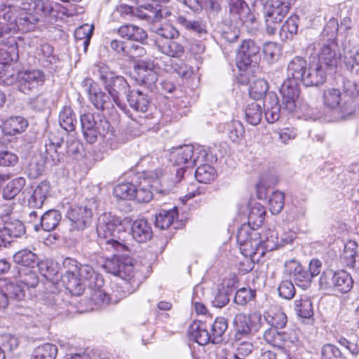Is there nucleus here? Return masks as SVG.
I'll return each mask as SVG.
<instances>
[{
    "instance_id": "f257e3e1",
    "label": "nucleus",
    "mask_w": 359,
    "mask_h": 359,
    "mask_svg": "<svg viewBox=\"0 0 359 359\" xmlns=\"http://www.w3.org/2000/svg\"><path fill=\"white\" fill-rule=\"evenodd\" d=\"M62 282L72 294H81L86 287L90 299L97 304H109L112 300L104 290V280L88 264H81L76 259L67 257L63 261Z\"/></svg>"
},
{
    "instance_id": "f03ea898",
    "label": "nucleus",
    "mask_w": 359,
    "mask_h": 359,
    "mask_svg": "<svg viewBox=\"0 0 359 359\" xmlns=\"http://www.w3.org/2000/svg\"><path fill=\"white\" fill-rule=\"evenodd\" d=\"M114 253L111 259H107L104 264L106 271L121 278V283L117 284L116 290L109 297L111 302L117 303L120 299L133 293L140 287L142 280V273L135 271L134 265L129 257L130 250L125 252L111 251Z\"/></svg>"
},
{
    "instance_id": "7ed1b4c3",
    "label": "nucleus",
    "mask_w": 359,
    "mask_h": 359,
    "mask_svg": "<svg viewBox=\"0 0 359 359\" xmlns=\"http://www.w3.org/2000/svg\"><path fill=\"white\" fill-rule=\"evenodd\" d=\"M41 15L43 14L20 12L17 7L7 4L6 0H0V16L9 22H0V43L8 46L16 44L14 34L18 31L28 32L34 30Z\"/></svg>"
},
{
    "instance_id": "20e7f679",
    "label": "nucleus",
    "mask_w": 359,
    "mask_h": 359,
    "mask_svg": "<svg viewBox=\"0 0 359 359\" xmlns=\"http://www.w3.org/2000/svg\"><path fill=\"white\" fill-rule=\"evenodd\" d=\"M130 223L128 217L123 220L116 215H112L111 212H104L101 215L98 219L97 225V233L100 237V245L105 248L108 251L113 250L117 252H126L128 247L115 239L116 232L118 226H121L124 222Z\"/></svg>"
},
{
    "instance_id": "39448f33",
    "label": "nucleus",
    "mask_w": 359,
    "mask_h": 359,
    "mask_svg": "<svg viewBox=\"0 0 359 359\" xmlns=\"http://www.w3.org/2000/svg\"><path fill=\"white\" fill-rule=\"evenodd\" d=\"M343 93L338 88H328L324 90L323 103L330 109H339L344 117L348 116L353 111L350 97L358 94L359 87L349 80L343 83Z\"/></svg>"
},
{
    "instance_id": "423d86ee",
    "label": "nucleus",
    "mask_w": 359,
    "mask_h": 359,
    "mask_svg": "<svg viewBox=\"0 0 359 359\" xmlns=\"http://www.w3.org/2000/svg\"><path fill=\"white\" fill-rule=\"evenodd\" d=\"M80 122L83 137L89 144L95 143L99 138L113 135L110 123L99 114L84 111L80 114Z\"/></svg>"
},
{
    "instance_id": "0eeeda50",
    "label": "nucleus",
    "mask_w": 359,
    "mask_h": 359,
    "mask_svg": "<svg viewBox=\"0 0 359 359\" xmlns=\"http://www.w3.org/2000/svg\"><path fill=\"white\" fill-rule=\"evenodd\" d=\"M237 242L240 245V250L245 257H250L257 259L264 255V250L262 248V239L260 234L256 230H250L247 225H243L237 232Z\"/></svg>"
},
{
    "instance_id": "6e6552de",
    "label": "nucleus",
    "mask_w": 359,
    "mask_h": 359,
    "mask_svg": "<svg viewBox=\"0 0 359 359\" xmlns=\"http://www.w3.org/2000/svg\"><path fill=\"white\" fill-rule=\"evenodd\" d=\"M259 46L252 40H245L240 46L236 57L237 67L241 72L252 74L258 68Z\"/></svg>"
},
{
    "instance_id": "1a4fd4ad",
    "label": "nucleus",
    "mask_w": 359,
    "mask_h": 359,
    "mask_svg": "<svg viewBox=\"0 0 359 359\" xmlns=\"http://www.w3.org/2000/svg\"><path fill=\"white\" fill-rule=\"evenodd\" d=\"M262 314L260 312L255 311L247 315L240 313L233 318V327L235 337L241 339L242 337H248L259 330L262 326Z\"/></svg>"
},
{
    "instance_id": "9d476101",
    "label": "nucleus",
    "mask_w": 359,
    "mask_h": 359,
    "mask_svg": "<svg viewBox=\"0 0 359 359\" xmlns=\"http://www.w3.org/2000/svg\"><path fill=\"white\" fill-rule=\"evenodd\" d=\"M295 0H269L266 7L265 21L269 33L273 34L289 12Z\"/></svg>"
},
{
    "instance_id": "9b49d317",
    "label": "nucleus",
    "mask_w": 359,
    "mask_h": 359,
    "mask_svg": "<svg viewBox=\"0 0 359 359\" xmlns=\"http://www.w3.org/2000/svg\"><path fill=\"white\" fill-rule=\"evenodd\" d=\"M18 89L25 93L30 94L43 85L44 73L38 69L18 72L16 76Z\"/></svg>"
},
{
    "instance_id": "f8f14e48",
    "label": "nucleus",
    "mask_w": 359,
    "mask_h": 359,
    "mask_svg": "<svg viewBox=\"0 0 359 359\" xmlns=\"http://www.w3.org/2000/svg\"><path fill=\"white\" fill-rule=\"evenodd\" d=\"M319 50L317 54L316 62L327 69L336 68L340 61L341 55L337 51V46L334 41L318 43Z\"/></svg>"
},
{
    "instance_id": "ddd939ff",
    "label": "nucleus",
    "mask_w": 359,
    "mask_h": 359,
    "mask_svg": "<svg viewBox=\"0 0 359 359\" xmlns=\"http://www.w3.org/2000/svg\"><path fill=\"white\" fill-rule=\"evenodd\" d=\"M299 83L295 80L285 79L280 88L282 104L288 112H293L297 107L300 94Z\"/></svg>"
},
{
    "instance_id": "4468645a",
    "label": "nucleus",
    "mask_w": 359,
    "mask_h": 359,
    "mask_svg": "<svg viewBox=\"0 0 359 359\" xmlns=\"http://www.w3.org/2000/svg\"><path fill=\"white\" fill-rule=\"evenodd\" d=\"M285 272L291 276L295 284L306 290L309 288L312 282L309 271L295 259H290L285 263Z\"/></svg>"
},
{
    "instance_id": "2eb2a0df",
    "label": "nucleus",
    "mask_w": 359,
    "mask_h": 359,
    "mask_svg": "<svg viewBox=\"0 0 359 359\" xmlns=\"http://www.w3.org/2000/svg\"><path fill=\"white\" fill-rule=\"evenodd\" d=\"M327 69L316 58L309 62L303 84L306 86H318L323 84L327 79Z\"/></svg>"
},
{
    "instance_id": "dca6fc26",
    "label": "nucleus",
    "mask_w": 359,
    "mask_h": 359,
    "mask_svg": "<svg viewBox=\"0 0 359 359\" xmlns=\"http://www.w3.org/2000/svg\"><path fill=\"white\" fill-rule=\"evenodd\" d=\"M63 138L53 137L45 144L44 161L51 165L60 163L65 156V149L62 148Z\"/></svg>"
},
{
    "instance_id": "f3484780",
    "label": "nucleus",
    "mask_w": 359,
    "mask_h": 359,
    "mask_svg": "<svg viewBox=\"0 0 359 359\" xmlns=\"http://www.w3.org/2000/svg\"><path fill=\"white\" fill-rule=\"evenodd\" d=\"M92 216V210L86 205L72 207L67 212V217L72 222L73 227L78 230H83L89 225Z\"/></svg>"
},
{
    "instance_id": "a211bd4d",
    "label": "nucleus",
    "mask_w": 359,
    "mask_h": 359,
    "mask_svg": "<svg viewBox=\"0 0 359 359\" xmlns=\"http://www.w3.org/2000/svg\"><path fill=\"white\" fill-rule=\"evenodd\" d=\"M229 13L233 20H240L243 23L252 24L255 16L244 0H231L229 4Z\"/></svg>"
},
{
    "instance_id": "6ab92c4d",
    "label": "nucleus",
    "mask_w": 359,
    "mask_h": 359,
    "mask_svg": "<svg viewBox=\"0 0 359 359\" xmlns=\"http://www.w3.org/2000/svg\"><path fill=\"white\" fill-rule=\"evenodd\" d=\"M189 334L196 342L200 345H206L211 342L213 344L212 335L208 327V320H198L194 321L189 328Z\"/></svg>"
},
{
    "instance_id": "aec40b11",
    "label": "nucleus",
    "mask_w": 359,
    "mask_h": 359,
    "mask_svg": "<svg viewBox=\"0 0 359 359\" xmlns=\"http://www.w3.org/2000/svg\"><path fill=\"white\" fill-rule=\"evenodd\" d=\"M129 88L130 86L124 77L116 75L105 85V88L112 97L114 102L121 108L120 96L125 94L127 95L130 91Z\"/></svg>"
},
{
    "instance_id": "412c9836",
    "label": "nucleus",
    "mask_w": 359,
    "mask_h": 359,
    "mask_svg": "<svg viewBox=\"0 0 359 359\" xmlns=\"http://www.w3.org/2000/svg\"><path fill=\"white\" fill-rule=\"evenodd\" d=\"M308 65L306 60L303 57H293L287 64V79L295 80L303 83Z\"/></svg>"
},
{
    "instance_id": "4be33fe9",
    "label": "nucleus",
    "mask_w": 359,
    "mask_h": 359,
    "mask_svg": "<svg viewBox=\"0 0 359 359\" xmlns=\"http://www.w3.org/2000/svg\"><path fill=\"white\" fill-rule=\"evenodd\" d=\"M263 106L265 109V117L269 123H273L279 120L281 107L276 94L273 92L268 93L264 97Z\"/></svg>"
},
{
    "instance_id": "5701e85b",
    "label": "nucleus",
    "mask_w": 359,
    "mask_h": 359,
    "mask_svg": "<svg viewBox=\"0 0 359 359\" xmlns=\"http://www.w3.org/2000/svg\"><path fill=\"white\" fill-rule=\"evenodd\" d=\"M116 32L121 38L142 44L146 43L147 39V33L144 29L132 24L121 25L117 29Z\"/></svg>"
},
{
    "instance_id": "b1692460",
    "label": "nucleus",
    "mask_w": 359,
    "mask_h": 359,
    "mask_svg": "<svg viewBox=\"0 0 359 359\" xmlns=\"http://www.w3.org/2000/svg\"><path fill=\"white\" fill-rule=\"evenodd\" d=\"M60 220L61 215L58 210H49L41 216L39 224H34V229L36 231H39L41 229L50 231L57 227Z\"/></svg>"
},
{
    "instance_id": "393cba45",
    "label": "nucleus",
    "mask_w": 359,
    "mask_h": 359,
    "mask_svg": "<svg viewBox=\"0 0 359 359\" xmlns=\"http://www.w3.org/2000/svg\"><path fill=\"white\" fill-rule=\"evenodd\" d=\"M130 107L137 112L145 114L150 106L149 97L140 90H131L127 94Z\"/></svg>"
},
{
    "instance_id": "a878e982",
    "label": "nucleus",
    "mask_w": 359,
    "mask_h": 359,
    "mask_svg": "<svg viewBox=\"0 0 359 359\" xmlns=\"http://www.w3.org/2000/svg\"><path fill=\"white\" fill-rule=\"evenodd\" d=\"M133 238L138 243H145L152 238V230L149 222L144 219L133 222L131 226Z\"/></svg>"
},
{
    "instance_id": "bb28decb",
    "label": "nucleus",
    "mask_w": 359,
    "mask_h": 359,
    "mask_svg": "<svg viewBox=\"0 0 359 359\" xmlns=\"http://www.w3.org/2000/svg\"><path fill=\"white\" fill-rule=\"evenodd\" d=\"M194 156V147L184 145L174 149L170 154V161L177 165L187 164V167L191 166Z\"/></svg>"
},
{
    "instance_id": "cd10ccee",
    "label": "nucleus",
    "mask_w": 359,
    "mask_h": 359,
    "mask_svg": "<svg viewBox=\"0 0 359 359\" xmlns=\"http://www.w3.org/2000/svg\"><path fill=\"white\" fill-rule=\"evenodd\" d=\"M156 45L161 53L169 57L180 58L184 53V47L175 39L163 41L157 39Z\"/></svg>"
},
{
    "instance_id": "c85d7f7f",
    "label": "nucleus",
    "mask_w": 359,
    "mask_h": 359,
    "mask_svg": "<svg viewBox=\"0 0 359 359\" xmlns=\"http://www.w3.org/2000/svg\"><path fill=\"white\" fill-rule=\"evenodd\" d=\"M136 80L140 85H144L148 88L152 89L158 77L156 72H154L149 65L144 62L137 65Z\"/></svg>"
},
{
    "instance_id": "c756f323",
    "label": "nucleus",
    "mask_w": 359,
    "mask_h": 359,
    "mask_svg": "<svg viewBox=\"0 0 359 359\" xmlns=\"http://www.w3.org/2000/svg\"><path fill=\"white\" fill-rule=\"evenodd\" d=\"M208 327H209L213 344H218L222 340V336L228 327L227 320L224 317H217L212 322V317L207 316Z\"/></svg>"
},
{
    "instance_id": "7c9ffc66",
    "label": "nucleus",
    "mask_w": 359,
    "mask_h": 359,
    "mask_svg": "<svg viewBox=\"0 0 359 359\" xmlns=\"http://www.w3.org/2000/svg\"><path fill=\"white\" fill-rule=\"evenodd\" d=\"M90 100L95 107L101 111L109 110L114 107V101L110 98V95L100 90H89Z\"/></svg>"
},
{
    "instance_id": "2f4dec72",
    "label": "nucleus",
    "mask_w": 359,
    "mask_h": 359,
    "mask_svg": "<svg viewBox=\"0 0 359 359\" xmlns=\"http://www.w3.org/2000/svg\"><path fill=\"white\" fill-rule=\"evenodd\" d=\"M266 210L264 207L259 203H252L250 205L248 214V225L250 230H255L261 226L264 221Z\"/></svg>"
},
{
    "instance_id": "473e14b6",
    "label": "nucleus",
    "mask_w": 359,
    "mask_h": 359,
    "mask_svg": "<svg viewBox=\"0 0 359 359\" xmlns=\"http://www.w3.org/2000/svg\"><path fill=\"white\" fill-rule=\"evenodd\" d=\"M28 126L27 121L22 116H13L3 123V130L7 135H15L25 131Z\"/></svg>"
},
{
    "instance_id": "72a5a7b5",
    "label": "nucleus",
    "mask_w": 359,
    "mask_h": 359,
    "mask_svg": "<svg viewBox=\"0 0 359 359\" xmlns=\"http://www.w3.org/2000/svg\"><path fill=\"white\" fill-rule=\"evenodd\" d=\"M50 190L49 184L47 182H41L33 191L28 199V205L32 208H41L43 204L46 196Z\"/></svg>"
},
{
    "instance_id": "f704fd0d",
    "label": "nucleus",
    "mask_w": 359,
    "mask_h": 359,
    "mask_svg": "<svg viewBox=\"0 0 359 359\" xmlns=\"http://www.w3.org/2000/svg\"><path fill=\"white\" fill-rule=\"evenodd\" d=\"M357 244L350 241L344 245L341 259L348 266L357 269L359 268V255L356 252Z\"/></svg>"
},
{
    "instance_id": "c9c22d12",
    "label": "nucleus",
    "mask_w": 359,
    "mask_h": 359,
    "mask_svg": "<svg viewBox=\"0 0 359 359\" xmlns=\"http://www.w3.org/2000/svg\"><path fill=\"white\" fill-rule=\"evenodd\" d=\"M177 216L176 208L170 210L161 209L156 215L155 225L162 230L167 229L173 224Z\"/></svg>"
},
{
    "instance_id": "e433bc0d",
    "label": "nucleus",
    "mask_w": 359,
    "mask_h": 359,
    "mask_svg": "<svg viewBox=\"0 0 359 359\" xmlns=\"http://www.w3.org/2000/svg\"><path fill=\"white\" fill-rule=\"evenodd\" d=\"M59 123L60 126L67 132L75 130L77 120L73 109L68 106L62 108L59 114Z\"/></svg>"
},
{
    "instance_id": "4c0bfd02",
    "label": "nucleus",
    "mask_w": 359,
    "mask_h": 359,
    "mask_svg": "<svg viewBox=\"0 0 359 359\" xmlns=\"http://www.w3.org/2000/svg\"><path fill=\"white\" fill-rule=\"evenodd\" d=\"M13 262L25 268H34L38 263L36 255L28 249H23L13 255Z\"/></svg>"
},
{
    "instance_id": "58836bf2",
    "label": "nucleus",
    "mask_w": 359,
    "mask_h": 359,
    "mask_svg": "<svg viewBox=\"0 0 359 359\" xmlns=\"http://www.w3.org/2000/svg\"><path fill=\"white\" fill-rule=\"evenodd\" d=\"M93 29V25L85 24L76 28L75 30L74 36L76 40L77 46L80 45L82 46L85 52H86L90 44Z\"/></svg>"
},
{
    "instance_id": "ea45409f",
    "label": "nucleus",
    "mask_w": 359,
    "mask_h": 359,
    "mask_svg": "<svg viewBox=\"0 0 359 359\" xmlns=\"http://www.w3.org/2000/svg\"><path fill=\"white\" fill-rule=\"evenodd\" d=\"M353 280L351 276L346 271H336L334 290L341 293H346L353 287Z\"/></svg>"
},
{
    "instance_id": "a19ab883",
    "label": "nucleus",
    "mask_w": 359,
    "mask_h": 359,
    "mask_svg": "<svg viewBox=\"0 0 359 359\" xmlns=\"http://www.w3.org/2000/svg\"><path fill=\"white\" fill-rule=\"evenodd\" d=\"M263 316L271 328L281 329L287 323V316L280 310L265 311Z\"/></svg>"
},
{
    "instance_id": "79ce46f5",
    "label": "nucleus",
    "mask_w": 359,
    "mask_h": 359,
    "mask_svg": "<svg viewBox=\"0 0 359 359\" xmlns=\"http://www.w3.org/2000/svg\"><path fill=\"white\" fill-rule=\"evenodd\" d=\"M57 347L50 343L38 346L32 352L31 359H55Z\"/></svg>"
},
{
    "instance_id": "37998d69",
    "label": "nucleus",
    "mask_w": 359,
    "mask_h": 359,
    "mask_svg": "<svg viewBox=\"0 0 359 359\" xmlns=\"http://www.w3.org/2000/svg\"><path fill=\"white\" fill-rule=\"evenodd\" d=\"M263 338L273 346L282 347L287 340V334L284 332L278 331V329L270 327L264 332Z\"/></svg>"
},
{
    "instance_id": "c03bdc74",
    "label": "nucleus",
    "mask_w": 359,
    "mask_h": 359,
    "mask_svg": "<svg viewBox=\"0 0 359 359\" xmlns=\"http://www.w3.org/2000/svg\"><path fill=\"white\" fill-rule=\"evenodd\" d=\"M247 122L252 126L258 125L262 117V104L256 101L248 104L245 111Z\"/></svg>"
},
{
    "instance_id": "a18cd8bd",
    "label": "nucleus",
    "mask_w": 359,
    "mask_h": 359,
    "mask_svg": "<svg viewBox=\"0 0 359 359\" xmlns=\"http://www.w3.org/2000/svg\"><path fill=\"white\" fill-rule=\"evenodd\" d=\"M344 63L348 69H353L355 65H359V46H351L350 41L344 46Z\"/></svg>"
},
{
    "instance_id": "49530a36",
    "label": "nucleus",
    "mask_w": 359,
    "mask_h": 359,
    "mask_svg": "<svg viewBox=\"0 0 359 359\" xmlns=\"http://www.w3.org/2000/svg\"><path fill=\"white\" fill-rule=\"evenodd\" d=\"M297 315L303 318H309L313 316V309L311 299L308 297H302L294 302Z\"/></svg>"
},
{
    "instance_id": "de8ad7c7",
    "label": "nucleus",
    "mask_w": 359,
    "mask_h": 359,
    "mask_svg": "<svg viewBox=\"0 0 359 359\" xmlns=\"http://www.w3.org/2000/svg\"><path fill=\"white\" fill-rule=\"evenodd\" d=\"M299 21L297 15L290 16L280 28V36L284 39H292L297 33Z\"/></svg>"
},
{
    "instance_id": "09e8293b",
    "label": "nucleus",
    "mask_w": 359,
    "mask_h": 359,
    "mask_svg": "<svg viewBox=\"0 0 359 359\" xmlns=\"http://www.w3.org/2000/svg\"><path fill=\"white\" fill-rule=\"evenodd\" d=\"M224 131L230 140L236 143H238L241 140L245 133L242 123L235 120L226 123Z\"/></svg>"
},
{
    "instance_id": "8fccbe9b",
    "label": "nucleus",
    "mask_w": 359,
    "mask_h": 359,
    "mask_svg": "<svg viewBox=\"0 0 359 359\" xmlns=\"http://www.w3.org/2000/svg\"><path fill=\"white\" fill-rule=\"evenodd\" d=\"M25 185L23 177H17L9 182L3 189V196L5 199L11 200L17 196Z\"/></svg>"
},
{
    "instance_id": "3c124183",
    "label": "nucleus",
    "mask_w": 359,
    "mask_h": 359,
    "mask_svg": "<svg viewBox=\"0 0 359 359\" xmlns=\"http://www.w3.org/2000/svg\"><path fill=\"white\" fill-rule=\"evenodd\" d=\"M215 169L208 165L203 164L198 167L195 172L196 179L201 183L208 184L212 182L216 177Z\"/></svg>"
},
{
    "instance_id": "603ef678",
    "label": "nucleus",
    "mask_w": 359,
    "mask_h": 359,
    "mask_svg": "<svg viewBox=\"0 0 359 359\" xmlns=\"http://www.w3.org/2000/svg\"><path fill=\"white\" fill-rule=\"evenodd\" d=\"M136 187L129 182L120 183L114 187V195L123 200H133Z\"/></svg>"
},
{
    "instance_id": "864d4df0",
    "label": "nucleus",
    "mask_w": 359,
    "mask_h": 359,
    "mask_svg": "<svg viewBox=\"0 0 359 359\" xmlns=\"http://www.w3.org/2000/svg\"><path fill=\"white\" fill-rule=\"evenodd\" d=\"M31 268H22L18 271V281L27 287H35L39 283V278Z\"/></svg>"
},
{
    "instance_id": "5fc2aeb1",
    "label": "nucleus",
    "mask_w": 359,
    "mask_h": 359,
    "mask_svg": "<svg viewBox=\"0 0 359 359\" xmlns=\"http://www.w3.org/2000/svg\"><path fill=\"white\" fill-rule=\"evenodd\" d=\"M4 291L10 302H20L24 299L25 291L18 283L11 282L6 285Z\"/></svg>"
},
{
    "instance_id": "6e6d98bb",
    "label": "nucleus",
    "mask_w": 359,
    "mask_h": 359,
    "mask_svg": "<svg viewBox=\"0 0 359 359\" xmlns=\"http://www.w3.org/2000/svg\"><path fill=\"white\" fill-rule=\"evenodd\" d=\"M269 86L267 82L264 79H257L252 83L249 89L250 97L255 100L262 99L266 97L268 93Z\"/></svg>"
},
{
    "instance_id": "4d7b16f0",
    "label": "nucleus",
    "mask_w": 359,
    "mask_h": 359,
    "mask_svg": "<svg viewBox=\"0 0 359 359\" xmlns=\"http://www.w3.org/2000/svg\"><path fill=\"white\" fill-rule=\"evenodd\" d=\"M255 290L251 289L250 287H242L236 291L233 302L237 305L243 306L250 301L255 299Z\"/></svg>"
},
{
    "instance_id": "13d9d810",
    "label": "nucleus",
    "mask_w": 359,
    "mask_h": 359,
    "mask_svg": "<svg viewBox=\"0 0 359 359\" xmlns=\"http://www.w3.org/2000/svg\"><path fill=\"white\" fill-rule=\"evenodd\" d=\"M4 227L12 240L13 238H20L25 233L24 224L18 219L5 222Z\"/></svg>"
},
{
    "instance_id": "bf43d9fd",
    "label": "nucleus",
    "mask_w": 359,
    "mask_h": 359,
    "mask_svg": "<svg viewBox=\"0 0 359 359\" xmlns=\"http://www.w3.org/2000/svg\"><path fill=\"white\" fill-rule=\"evenodd\" d=\"M321 359H347L339 348L332 344L323 345L320 351Z\"/></svg>"
},
{
    "instance_id": "052dcab7",
    "label": "nucleus",
    "mask_w": 359,
    "mask_h": 359,
    "mask_svg": "<svg viewBox=\"0 0 359 359\" xmlns=\"http://www.w3.org/2000/svg\"><path fill=\"white\" fill-rule=\"evenodd\" d=\"M285 204V195L283 192L276 191L269 197V205L272 214L277 215L281 212Z\"/></svg>"
},
{
    "instance_id": "680f3d73",
    "label": "nucleus",
    "mask_w": 359,
    "mask_h": 359,
    "mask_svg": "<svg viewBox=\"0 0 359 359\" xmlns=\"http://www.w3.org/2000/svg\"><path fill=\"white\" fill-rule=\"evenodd\" d=\"M156 34L165 41L176 39L180 36L179 31L170 24H164L156 31Z\"/></svg>"
},
{
    "instance_id": "e2e57ef3",
    "label": "nucleus",
    "mask_w": 359,
    "mask_h": 359,
    "mask_svg": "<svg viewBox=\"0 0 359 359\" xmlns=\"http://www.w3.org/2000/svg\"><path fill=\"white\" fill-rule=\"evenodd\" d=\"M177 21L187 30L192 31L200 34L206 32L204 26L198 21L188 20L184 16H179Z\"/></svg>"
},
{
    "instance_id": "0e129e2a",
    "label": "nucleus",
    "mask_w": 359,
    "mask_h": 359,
    "mask_svg": "<svg viewBox=\"0 0 359 359\" xmlns=\"http://www.w3.org/2000/svg\"><path fill=\"white\" fill-rule=\"evenodd\" d=\"M44 161H37L36 158H32L26 168L28 176L32 179H36L39 177L44 170Z\"/></svg>"
},
{
    "instance_id": "69168bd1",
    "label": "nucleus",
    "mask_w": 359,
    "mask_h": 359,
    "mask_svg": "<svg viewBox=\"0 0 359 359\" xmlns=\"http://www.w3.org/2000/svg\"><path fill=\"white\" fill-rule=\"evenodd\" d=\"M335 277L336 271H333L332 270H327L324 271L319 279L320 288L323 290H334Z\"/></svg>"
},
{
    "instance_id": "338daca9",
    "label": "nucleus",
    "mask_w": 359,
    "mask_h": 359,
    "mask_svg": "<svg viewBox=\"0 0 359 359\" xmlns=\"http://www.w3.org/2000/svg\"><path fill=\"white\" fill-rule=\"evenodd\" d=\"M263 53L264 58L269 62H273L278 59L280 55V48L276 43H266L263 46Z\"/></svg>"
},
{
    "instance_id": "774afa93",
    "label": "nucleus",
    "mask_w": 359,
    "mask_h": 359,
    "mask_svg": "<svg viewBox=\"0 0 359 359\" xmlns=\"http://www.w3.org/2000/svg\"><path fill=\"white\" fill-rule=\"evenodd\" d=\"M337 342L348 350L353 356L359 355V339L351 340L341 336L337 339Z\"/></svg>"
}]
</instances>
